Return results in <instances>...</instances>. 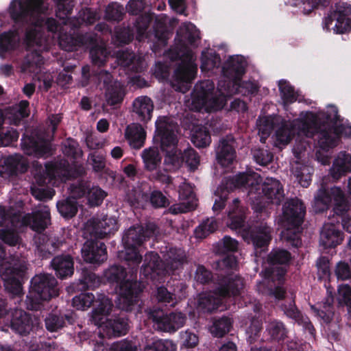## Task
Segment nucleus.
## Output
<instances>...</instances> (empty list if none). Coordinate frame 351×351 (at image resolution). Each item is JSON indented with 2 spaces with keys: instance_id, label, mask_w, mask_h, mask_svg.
<instances>
[{
  "instance_id": "obj_49",
  "label": "nucleus",
  "mask_w": 351,
  "mask_h": 351,
  "mask_svg": "<svg viewBox=\"0 0 351 351\" xmlns=\"http://www.w3.org/2000/svg\"><path fill=\"white\" fill-rule=\"evenodd\" d=\"M217 228V223L215 219H207L196 228L195 234L197 238L202 239L213 232Z\"/></svg>"
},
{
  "instance_id": "obj_3",
  "label": "nucleus",
  "mask_w": 351,
  "mask_h": 351,
  "mask_svg": "<svg viewBox=\"0 0 351 351\" xmlns=\"http://www.w3.org/2000/svg\"><path fill=\"white\" fill-rule=\"evenodd\" d=\"M50 223V213L47 206L39 204L32 214L21 216L0 206V239L9 245L20 242L18 230L29 226L33 230H45ZM27 269L25 257L7 256L5 247L0 244V273L5 289L13 295L22 292L21 279Z\"/></svg>"
},
{
  "instance_id": "obj_37",
  "label": "nucleus",
  "mask_w": 351,
  "mask_h": 351,
  "mask_svg": "<svg viewBox=\"0 0 351 351\" xmlns=\"http://www.w3.org/2000/svg\"><path fill=\"white\" fill-rule=\"evenodd\" d=\"M43 64V59L41 56L36 51H32L27 54L21 68L23 72L37 73Z\"/></svg>"
},
{
  "instance_id": "obj_50",
  "label": "nucleus",
  "mask_w": 351,
  "mask_h": 351,
  "mask_svg": "<svg viewBox=\"0 0 351 351\" xmlns=\"http://www.w3.org/2000/svg\"><path fill=\"white\" fill-rule=\"evenodd\" d=\"M210 141L209 132L204 128L195 130L192 136L193 143L198 147H206L210 144Z\"/></svg>"
},
{
  "instance_id": "obj_46",
  "label": "nucleus",
  "mask_w": 351,
  "mask_h": 351,
  "mask_svg": "<svg viewBox=\"0 0 351 351\" xmlns=\"http://www.w3.org/2000/svg\"><path fill=\"white\" fill-rule=\"evenodd\" d=\"M176 346L169 340L152 339L145 346L143 351H173Z\"/></svg>"
},
{
  "instance_id": "obj_59",
  "label": "nucleus",
  "mask_w": 351,
  "mask_h": 351,
  "mask_svg": "<svg viewBox=\"0 0 351 351\" xmlns=\"http://www.w3.org/2000/svg\"><path fill=\"white\" fill-rule=\"evenodd\" d=\"M45 325L48 330L54 332L64 326V320L62 317L56 315H49L45 319Z\"/></svg>"
},
{
  "instance_id": "obj_58",
  "label": "nucleus",
  "mask_w": 351,
  "mask_h": 351,
  "mask_svg": "<svg viewBox=\"0 0 351 351\" xmlns=\"http://www.w3.org/2000/svg\"><path fill=\"white\" fill-rule=\"evenodd\" d=\"M272 154L267 149H257L253 151V158L260 165L265 166L272 160Z\"/></svg>"
},
{
  "instance_id": "obj_44",
  "label": "nucleus",
  "mask_w": 351,
  "mask_h": 351,
  "mask_svg": "<svg viewBox=\"0 0 351 351\" xmlns=\"http://www.w3.org/2000/svg\"><path fill=\"white\" fill-rule=\"evenodd\" d=\"M231 326L232 322L230 318L221 317L213 322L210 328V331L214 336L221 337L229 332Z\"/></svg>"
},
{
  "instance_id": "obj_5",
  "label": "nucleus",
  "mask_w": 351,
  "mask_h": 351,
  "mask_svg": "<svg viewBox=\"0 0 351 351\" xmlns=\"http://www.w3.org/2000/svg\"><path fill=\"white\" fill-rule=\"evenodd\" d=\"M237 188L248 190V196L256 211L265 206L264 199L280 204L284 199L283 187L278 180L266 178L264 182L256 173H239L233 178H226L216 191L217 198L213 206L214 212L220 211L225 206L227 194Z\"/></svg>"
},
{
  "instance_id": "obj_7",
  "label": "nucleus",
  "mask_w": 351,
  "mask_h": 351,
  "mask_svg": "<svg viewBox=\"0 0 351 351\" xmlns=\"http://www.w3.org/2000/svg\"><path fill=\"white\" fill-rule=\"evenodd\" d=\"M84 173V169L82 165L75 164L70 166L66 160L47 164L45 167L36 165L34 172L35 182L31 188L32 194L38 200L50 199L54 195V191L46 189L45 186L58 185Z\"/></svg>"
},
{
  "instance_id": "obj_12",
  "label": "nucleus",
  "mask_w": 351,
  "mask_h": 351,
  "mask_svg": "<svg viewBox=\"0 0 351 351\" xmlns=\"http://www.w3.org/2000/svg\"><path fill=\"white\" fill-rule=\"evenodd\" d=\"M156 226L153 223L147 225L145 228L140 225L130 227L123 234L122 241L125 251L121 252L119 256L124 258L129 265L137 267L142 259L138 247L154 234Z\"/></svg>"
},
{
  "instance_id": "obj_51",
  "label": "nucleus",
  "mask_w": 351,
  "mask_h": 351,
  "mask_svg": "<svg viewBox=\"0 0 351 351\" xmlns=\"http://www.w3.org/2000/svg\"><path fill=\"white\" fill-rule=\"evenodd\" d=\"M4 117L3 112L0 110V128L3 123ZM19 138V133L16 130L11 128L5 132H0V146H8L12 142L15 141Z\"/></svg>"
},
{
  "instance_id": "obj_20",
  "label": "nucleus",
  "mask_w": 351,
  "mask_h": 351,
  "mask_svg": "<svg viewBox=\"0 0 351 351\" xmlns=\"http://www.w3.org/2000/svg\"><path fill=\"white\" fill-rule=\"evenodd\" d=\"M261 141L265 143L271 131L275 130L274 144L282 149L285 146V123L278 117H263L257 121Z\"/></svg>"
},
{
  "instance_id": "obj_25",
  "label": "nucleus",
  "mask_w": 351,
  "mask_h": 351,
  "mask_svg": "<svg viewBox=\"0 0 351 351\" xmlns=\"http://www.w3.org/2000/svg\"><path fill=\"white\" fill-rule=\"evenodd\" d=\"M179 188L180 202L173 204L169 208V213L173 215L191 211L197 206V199L191 186L183 182Z\"/></svg>"
},
{
  "instance_id": "obj_15",
  "label": "nucleus",
  "mask_w": 351,
  "mask_h": 351,
  "mask_svg": "<svg viewBox=\"0 0 351 351\" xmlns=\"http://www.w3.org/2000/svg\"><path fill=\"white\" fill-rule=\"evenodd\" d=\"M332 204L334 205V212L338 215H343L350 208V204L340 187L333 186L328 189L322 185L314 197V210L316 213L323 212Z\"/></svg>"
},
{
  "instance_id": "obj_56",
  "label": "nucleus",
  "mask_w": 351,
  "mask_h": 351,
  "mask_svg": "<svg viewBox=\"0 0 351 351\" xmlns=\"http://www.w3.org/2000/svg\"><path fill=\"white\" fill-rule=\"evenodd\" d=\"M63 153L64 155L77 159L82 155V152L80 149L77 143L73 139H68L64 144Z\"/></svg>"
},
{
  "instance_id": "obj_1",
  "label": "nucleus",
  "mask_w": 351,
  "mask_h": 351,
  "mask_svg": "<svg viewBox=\"0 0 351 351\" xmlns=\"http://www.w3.org/2000/svg\"><path fill=\"white\" fill-rule=\"evenodd\" d=\"M66 0H12L9 6L11 18L16 23L32 25L25 34L27 47H38L39 51H47L57 37L60 47L65 51H73L80 46L93 45L90 51L92 62L101 66L108 58L104 43H97L93 34L74 37L71 32L76 27L74 20L69 18L73 3Z\"/></svg>"
},
{
  "instance_id": "obj_36",
  "label": "nucleus",
  "mask_w": 351,
  "mask_h": 351,
  "mask_svg": "<svg viewBox=\"0 0 351 351\" xmlns=\"http://www.w3.org/2000/svg\"><path fill=\"white\" fill-rule=\"evenodd\" d=\"M125 136L130 146L135 149H139L143 145L145 132L141 125L132 123L126 128Z\"/></svg>"
},
{
  "instance_id": "obj_42",
  "label": "nucleus",
  "mask_w": 351,
  "mask_h": 351,
  "mask_svg": "<svg viewBox=\"0 0 351 351\" xmlns=\"http://www.w3.org/2000/svg\"><path fill=\"white\" fill-rule=\"evenodd\" d=\"M156 297L159 302L169 303L174 306L178 301L185 296L184 293L176 295L169 291L166 287H160L156 290Z\"/></svg>"
},
{
  "instance_id": "obj_33",
  "label": "nucleus",
  "mask_w": 351,
  "mask_h": 351,
  "mask_svg": "<svg viewBox=\"0 0 351 351\" xmlns=\"http://www.w3.org/2000/svg\"><path fill=\"white\" fill-rule=\"evenodd\" d=\"M153 110V102L147 96L138 97L133 101V111L141 121H149L152 119Z\"/></svg>"
},
{
  "instance_id": "obj_27",
  "label": "nucleus",
  "mask_w": 351,
  "mask_h": 351,
  "mask_svg": "<svg viewBox=\"0 0 351 351\" xmlns=\"http://www.w3.org/2000/svg\"><path fill=\"white\" fill-rule=\"evenodd\" d=\"M81 251L84 260L87 263H100L107 259L106 247L104 243L88 240Z\"/></svg>"
},
{
  "instance_id": "obj_9",
  "label": "nucleus",
  "mask_w": 351,
  "mask_h": 351,
  "mask_svg": "<svg viewBox=\"0 0 351 351\" xmlns=\"http://www.w3.org/2000/svg\"><path fill=\"white\" fill-rule=\"evenodd\" d=\"M104 276L108 281L119 284V308L126 311H131L137 302L138 293L142 291L136 275L127 274L123 267L113 265L105 271Z\"/></svg>"
},
{
  "instance_id": "obj_6",
  "label": "nucleus",
  "mask_w": 351,
  "mask_h": 351,
  "mask_svg": "<svg viewBox=\"0 0 351 351\" xmlns=\"http://www.w3.org/2000/svg\"><path fill=\"white\" fill-rule=\"evenodd\" d=\"M156 136L160 141L162 149L166 152L165 158V171H174L184 162L191 170L197 169L199 163V156L191 148L181 153L178 149V125L173 119L167 116L158 117L155 123Z\"/></svg>"
},
{
  "instance_id": "obj_19",
  "label": "nucleus",
  "mask_w": 351,
  "mask_h": 351,
  "mask_svg": "<svg viewBox=\"0 0 351 351\" xmlns=\"http://www.w3.org/2000/svg\"><path fill=\"white\" fill-rule=\"evenodd\" d=\"M147 314L157 329L167 332H175L184 326L187 319L186 315L180 311L165 314L162 310L157 308L149 309Z\"/></svg>"
},
{
  "instance_id": "obj_61",
  "label": "nucleus",
  "mask_w": 351,
  "mask_h": 351,
  "mask_svg": "<svg viewBox=\"0 0 351 351\" xmlns=\"http://www.w3.org/2000/svg\"><path fill=\"white\" fill-rule=\"evenodd\" d=\"M115 36L120 43L127 44L132 40L133 32L130 28H118Z\"/></svg>"
},
{
  "instance_id": "obj_55",
  "label": "nucleus",
  "mask_w": 351,
  "mask_h": 351,
  "mask_svg": "<svg viewBox=\"0 0 351 351\" xmlns=\"http://www.w3.org/2000/svg\"><path fill=\"white\" fill-rule=\"evenodd\" d=\"M106 196V192L98 186L89 187L87 193L88 202L92 206L99 205Z\"/></svg>"
},
{
  "instance_id": "obj_62",
  "label": "nucleus",
  "mask_w": 351,
  "mask_h": 351,
  "mask_svg": "<svg viewBox=\"0 0 351 351\" xmlns=\"http://www.w3.org/2000/svg\"><path fill=\"white\" fill-rule=\"evenodd\" d=\"M109 351H137V348L130 341H121L112 344Z\"/></svg>"
},
{
  "instance_id": "obj_28",
  "label": "nucleus",
  "mask_w": 351,
  "mask_h": 351,
  "mask_svg": "<svg viewBox=\"0 0 351 351\" xmlns=\"http://www.w3.org/2000/svg\"><path fill=\"white\" fill-rule=\"evenodd\" d=\"M351 173V154L345 151L339 152L334 158L329 174L335 180Z\"/></svg>"
},
{
  "instance_id": "obj_32",
  "label": "nucleus",
  "mask_w": 351,
  "mask_h": 351,
  "mask_svg": "<svg viewBox=\"0 0 351 351\" xmlns=\"http://www.w3.org/2000/svg\"><path fill=\"white\" fill-rule=\"evenodd\" d=\"M32 327L29 315L23 310H15L11 321L12 329L20 335H25L30 332Z\"/></svg>"
},
{
  "instance_id": "obj_39",
  "label": "nucleus",
  "mask_w": 351,
  "mask_h": 351,
  "mask_svg": "<svg viewBox=\"0 0 351 351\" xmlns=\"http://www.w3.org/2000/svg\"><path fill=\"white\" fill-rule=\"evenodd\" d=\"M287 316L290 317L298 322L299 325L302 326L304 330L308 332L312 338L314 337L315 328L308 317L300 314L294 306L291 305L289 309H287Z\"/></svg>"
},
{
  "instance_id": "obj_52",
  "label": "nucleus",
  "mask_w": 351,
  "mask_h": 351,
  "mask_svg": "<svg viewBox=\"0 0 351 351\" xmlns=\"http://www.w3.org/2000/svg\"><path fill=\"white\" fill-rule=\"evenodd\" d=\"M337 300L340 305L347 306L348 313L351 315V288L348 285H341L338 288Z\"/></svg>"
},
{
  "instance_id": "obj_10",
  "label": "nucleus",
  "mask_w": 351,
  "mask_h": 351,
  "mask_svg": "<svg viewBox=\"0 0 351 351\" xmlns=\"http://www.w3.org/2000/svg\"><path fill=\"white\" fill-rule=\"evenodd\" d=\"M99 304L92 311L91 320L99 328L103 337H118L125 335L128 330V322L124 317L108 319L112 307L111 301L106 295H99Z\"/></svg>"
},
{
  "instance_id": "obj_11",
  "label": "nucleus",
  "mask_w": 351,
  "mask_h": 351,
  "mask_svg": "<svg viewBox=\"0 0 351 351\" xmlns=\"http://www.w3.org/2000/svg\"><path fill=\"white\" fill-rule=\"evenodd\" d=\"M163 257L164 263L160 264L156 253L146 254L141 274L146 278L156 280L157 276H162L165 272L178 269L186 260L185 252L180 248H169Z\"/></svg>"
},
{
  "instance_id": "obj_48",
  "label": "nucleus",
  "mask_w": 351,
  "mask_h": 351,
  "mask_svg": "<svg viewBox=\"0 0 351 351\" xmlns=\"http://www.w3.org/2000/svg\"><path fill=\"white\" fill-rule=\"evenodd\" d=\"M57 208L60 215L67 218L73 217L77 211L76 201L71 197L67 198L63 202H58Z\"/></svg>"
},
{
  "instance_id": "obj_4",
  "label": "nucleus",
  "mask_w": 351,
  "mask_h": 351,
  "mask_svg": "<svg viewBox=\"0 0 351 351\" xmlns=\"http://www.w3.org/2000/svg\"><path fill=\"white\" fill-rule=\"evenodd\" d=\"M245 66L246 61L243 56L230 57L223 66V80L219 81L216 90L214 83L209 80L195 85L189 106L191 110H204L206 112L218 110L224 106L228 97L236 93H255L258 90L256 84L252 82L241 83Z\"/></svg>"
},
{
  "instance_id": "obj_26",
  "label": "nucleus",
  "mask_w": 351,
  "mask_h": 351,
  "mask_svg": "<svg viewBox=\"0 0 351 351\" xmlns=\"http://www.w3.org/2000/svg\"><path fill=\"white\" fill-rule=\"evenodd\" d=\"M27 161L20 154H15L0 159V176L7 179L18 173L27 170Z\"/></svg>"
},
{
  "instance_id": "obj_57",
  "label": "nucleus",
  "mask_w": 351,
  "mask_h": 351,
  "mask_svg": "<svg viewBox=\"0 0 351 351\" xmlns=\"http://www.w3.org/2000/svg\"><path fill=\"white\" fill-rule=\"evenodd\" d=\"M124 12L123 8L117 3L109 4L106 9L105 18L111 21H119Z\"/></svg>"
},
{
  "instance_id": "obj_38",
  "label": "nucleus",
  "mask_w": 351,
  "mask_h": 351,
  "mask_svg": "<svg viewBox=\"0 0 351 351\" xmlns=\"http://www.w3.org/2000/svg\"><path fill=\"white\" fill-rule=\"evenodd\" d=\"M28 106L29 102L23 100L18 105L8 109L5 116L12 123L16 125L23 118L29 116Z\"/></svg>"
},
{
  "instance_id": "obj_14",
  "label": "nucleus",
  "mask_w": 351,
  "mask_h": 351,
  "mask_svg": "<svg viewBox=\"0 0 351 351\" xmlns=\"http://www.w3.org/2000/svg\"><path fill=\"white\" fill-rule=\"evenodd\" d=\"M56 279L50 274L35 276L31 281V287L26 298L27 308L38 310L42 301H47L58 295Z\"/></svg>"
},
{
  "instance_id": "obj_41",
  "label": "nucleus",
  "mask_w": 351,
  "mask_h": 351,
  "mask_svg": "<svg viewBox=\"0 0 351 351\" xmlns=\"http://www.w3.org/2000/svg\"><path fill=\"white\" fill-rule=\"evenodd\" d=\"M220 58L212 50H206L202 52L201 69L204 71H209L220 65Z\"/></svg>"
},
{
  "instance_id": "obj_22",
  "label": "nucleus",
  "mask_w": 351,
  "mask_h": 351,
  "mask_svg": "<svg viewBox=\"0 0 351 351\" xmlns=\"http://www.w3.org/2000/svg\"><path fill=\"white\" fill-rule=\"evenodd\" d=\"M52 135L36 134L22 138L21 146L24 152L29 156L43 157L50 154V141Z\"/></svg>"
},
{
  "instance_id": "obj_64",
  "label": "nucleus",
  "mask_w": 351,
  "mask_h": 351,
  "mask_svg": "<svg viewBox=\"0 0 351 351\" xmlns=\"http://www.w3.org/2000/svg\"><path fill=\"white\" fill-rule=\"evenodd\" d=\"M89 160L95 171L99 172L104 169L106 163L103 156L93 153L90 154Z\"/></svg>"
},
{
  "instance_id": "obj_63",
  "label": "nucleus",
  "mask_w": 351,
  "mask_h": 351,
  "mask_svg": "<svg viewBox=\"0 0 351 351\" xmlns=\"http://www.w3.org/2000/svg\"><path fill=\"white\" fill-rule=\"evenodd\" d=\"M335 274L338 279L346 280L351 276V270L348 263L340 262L337 264Z\"/></svg>"
},
{
  "instance_id": "obj_43",
  "label": "nucleus",
  "mask_w": 351,
  "mask_h": 351,
  "mask_svg": "<svg viewBox=\"0 0 351 351\" xmlns=\"http://www.w3.org/2000/svg\"><path fill=\"white\" fill-rule=\"evenodd\" d=\"M297 165L295 169H293V173L302 187L308 186L311 181L312 168L307 165Z\"/></svg>"
},
{
  "instance_id": "obj_60",
  "label": "nucleus",
  "mask_w": 351,
  "mask_h": 351,
  "mask_svg": "<svg viewBox=\"0 0 351 351\" xmlns=\"http://www.w3.org/2000/svg\"><path fill=\"white\" fill-rule=\"evenodd\" d=\"M182 345L186 348H193L197 346L199 342L198 337L193 332L186 330L181 332Z\"/></svg>"
},
{
  "instance_id": "obj_21",
  "label": "nucleus",
  "mask_w": 351,
  "mask_h": 351,
  "mask_svg": "<svg viewBox=\"0 0 351 351\" xmlns=\"http://www.w3.org/2000/svg\"><path fill=\"white\" fill-rule=\"evenodd\" d=\"M141 158L145 169L152 172L150 176L152 179L165 184L171 183V177L167 173L168 171L165 170L166 167L163 170L157 169L162 160V156L157 147L145 149L141 153Z\"/></svg>"
},
{
  "instance_id": "obj_29",
  "label": "nucleus",
  "mask_w": 351,
  "mask_h": 351,
  "mask_svg": "<svg viewBox=\"0 0 351 351\" xmlns=\"http://www.w3.org/2000/svg\"><path fill=\"white\" fill-rule=\"evenodd\" d=\"M339 227V223H324L320 234V243L324 247H335L341 243L343 236Z\"/></svg>"
},
{
  "instance_id": "obj_35",
  "label": "nucleus",
  "mask_w": 351,
  "mask_h": 351,
  "mask_svg": "<svg viewBox=\"0 0 351 351\" xmlns=\"http://www.w3.org/2000/svg\"><path fill=\"white\" fill-rule=\"evenodd\" d=\"M51 265L61 278L71 276L73 274V258L69 255L56 256L51 261Z\"/></svg>"
},
{
  "instance_id": "obj_23",
  "label": "nucleus",
  "mask_w": 351,
  "mask_h": 351,
  "mask_svg": "<svg viewBox=\"0 0 351 351\" xmlns=\"http://www.w3.org/2000/svg\"><path fill=\"white\" fill-rule=\"evenodd\" d=\"M119 228L117 220L114 217H105L103 219L92 218L85 226V234L90 237L103 239L108 234H114Z\"/></svg>"
},
{
  "instance_id": "obj_31",
  "label": "nucleus",
  "mask_w": 351,
  "mask_h": 351,
  "mask_svg": "<svg viewBox=\"0 0 351 351\" xmlns=\"http://www.w3.org/2000/svg\"><path fill=\"white\" fill-rule=\"evenodd\" d=\"M117 60L121 66L130 71L141 72L146 67L145 60L132 51H118Z\"/></svg>"
},
{
  "instance_id": "obj_16",
  "label": "nucleus",
  "mask_w": 351,
  "mask_h": 351,
  "mask_svg": "<svg viewBox=\"0 0 351 351\" xmlns=\"http://www.w3.org/2000/svg\"><path fill=\"white\" fill-rule=\"evenodd\" d=\"M243 279L235 276L229 280L226 286H221L216 291H210L199 294L197 300V309L203 312H211L217 309L222 300L230 295H236L243 288Z\"/></svg>"
},
{
  "instance_id": "obj_53",
  "label": "nucleus",
  "mask_w": 351,
  "mask_h": 351,
  "mask_svg": "<svg viewBox=\"0 0 351 351\" xmlns=\"http://www.w3.org/2000/svg\"><path fill=\"white\" fill-rule=\"evenodd\" d=\"M333 302L332 298L327 299L326 303L323 305V309L319 310L314 306H311L312 309L315 313V315L320 317V319L325 323H329L333 315V311L332 303Z\"/></svg>"
},
{
  "instance_id": "obj_13",
  "label": "nucleus",
  "mask_w": 351,
  "mask_h": 351,
  "mask_svg": "<svg viewBox=\"0 0 351 351\" xmlns=\"http://www.w3.org/2000/svg\"><path fill=\"white\" fill-rule=\"evenodd\" d=\"M166 19L164 14L156 16L149 13L138 17L135 25L136 39L157 40L158 45H165L169 38V32L165 29Z\"/></svg>"
},
{
  "instance_id": "obj_18",
  "label": "nucleus",
  "mask_w": 351,
  "mask_h": 351,
  "mask_svg": "<svg viewBox=\"0 0 351 351\" xmlns=\"http://www.w3.org/2000/svg\"><path fill=\"white\" fill-rule=\"evenodd\" d=\"M351 7L347 3L339 2L332 7L323 22V28L326 31L343 34L351 29Z\"/></svg>"
},
{
  "instance_id": "obj_54",
  "label": "nucleus",
  "mask_w": 351,
  "mask_h": 351,
  "mask_svg": "<svg viewBox=\"0 0 351 351\" xmlns=\"http://www.w3.org/2000/svg\"><path fill=\"white\" fill-rule=\"evenodd\" d=\"M90 186V182L85 180H78L72 184L70 187V197L75 200L76 198L83 197L87 194Z\"/></svg>"
},
{
  "instance_id": "obj_47",
  "label": "nucleus",
  "mask_w": 351,
  "mask_h": 351,
  "mask_svg": "<svg viewBox=\"0 0 351 351\" xmlns=\"http://www.w3.org/2000/svg\"><path fill=\"white\" fill-rule=\"evenodd\" d=\"M251 237L255 247H264L267 245L270 241V228L267 226H263L259 228L256 232H253Z\"/></svg>"
},
{
  "instance_id": "obj_8",
  "label": "nucleus",
  "mask_w": 351,
  "mask_h": 351,
  "mask_svg": "<svg viewBox=\"0 0 351 351\" xmlns=\"http://www.w3.org/2000/svg\"><path fill=\"white\" fill-rule=\"evenodd\" d=\"M199 37L197 29L191 23H183L177 33L176 40L178 43L175 51L177 56L181 59V63L175 71L174 77L178 83L186 84L183 88H179L182 92L188 89V84L194 79L197 71L195 58L192 51L186 47V44L192 45Z\"/></svg>"
},
{
  "instance_id": "obj_30",
  "label": "nucleus",
  "mask_w": 351,
  "mask_h": 351,
  "mask_svg": "<svg viewBox=\"0 0 351 351\" xmlns=\"http://www.w3.org/2000/svg\"><path fill=\"white\" fill-rule=\"evenodd\" d=\"M216 154L217 162L221 166L228 167L231 165L236 158L233 139L231 138L221 139L217 148Z\"/></svg>"
},
{
  "instance_id": "obj_17",
  "label": "nucleus",
  "mask_w": 351,
  "mask_h": 351,
  "mask_svg": "<svg viewBox=\"0 0 351 351\" xmlns=\"http://www.w3.org/2000/svg\"><path fill=\"white\" fill-rule=\"evenodd\" d=\"M306 208L298 198L287 202V243L290 240L295 247L301 244L299 234L302 231V223Z\"/></svg>"
},
{
  "instance_id": "obj_45",
  "label": "nucleus",
  "mask_w": 351,
  "mask_h": 351,
  "mask_svg": "<svg viewBox=\"0 0 351 351\" xmlns=\"http://www.w3.org/2000/svg\"><path fill=\"white\" fill-rule=\"evenodd\" d=\"M285 282V277L284 271L278 274L277 277L274 278L272 283L274 287L269 289V294L274 296L276 300H282L285 297L284 285Z\"/></svg>"
},
{
  "instance_id": "obj_40",
  "label": "nucleus",
  "mask_w": 351,
  "mask_h": 351,
  "mask_svg": "<svg viewBox=\"0 0 351 351\" xmlns=\"http://www.w3.org/2000/svg\"><path fill=\"white\" fill-rule=\"evenodd\" d=\"M101 295V294L97 295V298L90 293H82L77 296H75L73 298L72 304L73 306L76 308L77 310L85 311L90 307L94 301L97 304V308L99 304L97 299L98 297ZM101 295H104L101 294Z\"/></svg>"
},
{
  "instance_id": "obj_34",
  "label": "nucleus",
  "mask_w": 351,
  "mask_h": 351,
  "mask_svg": "<svg viewBox=\"0 0 351 351\" xmlns=\"http://www.w3.org/2000/svg\"><path fill=\"white\" fill-rule=\"evenodd\" d=\"M20 45V36L16 30L4 32L0 35V57L5 58V54L16 50Z\"/></svg>"
},
{
  "instance_id": "obj_24",
  "label": "nucleus",
  "mask_w": 351,
  "mask_h": 351,
  "mask_svg": "<svg viewBox=\"0 0 351 351\" xmlns=\"http://www.w3.org/2000/svg\"><path fill=\"white\" fill-rule=\"evenodd\" d=\"M100 89L105 90V97L109 105L120 103L123 97V85L117 80H112L110 73L101 71L98 74Z\"/></svg>"
},
{
  "instance_id": "obj_2",
  "label": "nucleus",
  "mask_w": 351,
  "mask_h": 351,
  "mask_svg": "<svg viewBox=\"0 0 351 351\" xmlns=\"http://www.w3.org/2000/svg\"><path fill=\"white\" fill-rule=\"evenodd\" d=\"M338 110L336 106L329 105L326 111L302 112L300 117L293 121L287 134V144L295 138L293 152L297 158L305 150L308 139L317 134L318 149L317 160L322 165L329 164L330 151L338 145L341 136H351V125L348 123L338 125Z\"/></svg>"
}]
</instances>
